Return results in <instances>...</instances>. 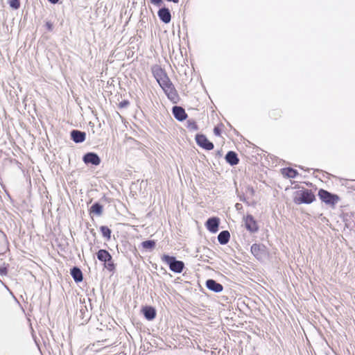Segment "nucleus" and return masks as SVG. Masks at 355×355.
<instances>
[{
	"mask_svg": "<svg viewBox=\"0 0 355 355\" xmlns=\"http://www.w3.org/2000/svg\"><path fill=\"white\" fill-rule=\"evenodd\" d=\"M71 135L72 139L76 143L83 142L85 139V133L83 132L73 130Z\"/></svg>",
	"mask_w": 355,
	"mask_h": 355,
	"instance_id": "17",
	"label": "nucleus"
},
{
	"mask_svg": "<svg viewBox=\"0 0 355 355\" xmlns=\"http://www.w3.org/2000/svg\"><path fill=\"white\" fill-rule=\"evenodd\" d=\"M9 4L14 9H18L20 7L19 0H10Z\"/></svg>",
	"mask_w": 355,
	"mask_h": 355,
	"instance_id": "26",
	"label": "nucleus"
},
{
	"mask_svg": "<svg viewBox=\"0 0 355 355\" xmlns=\"http://www.w3.org/2000/svg\"><path fill=\"white\" fill-rule=\"evenodd\" d=\"M277 115H278V116H280L279 114H278V113H277V112H273L272 113V116H271V117H272V118H273V119H277Z\"/></svg>",
	"mask_w": 355,
	"mask_h": 355,
	"instance_id": "31",
	"label": "nucleus"
},
{
	"mask_svg": "<svg viewBox=\"0 0 355 355\" xmlns=\"http://www.w3.org/2000/svg\"><path fill=\"white\" fill-rule=\"evenodd\" d=\"M141 246L144 249L152 250L155 247V241L153 240L145 241L141 243Z\"/></svg>",
	"mask_w": 355,
	"mask_h": 355,
	"instance_id": "23",
	"label": "nucleus"
},
{
	"mask_svg": "<svg viewBox=\"0 0 355 355\" xmlns=\"http://www.w3.org/2000/svg\"><path fill=\"white\" fill-rule=\"evenodd\" d=\"M196 141L197 144L201 148L211 150L214 148V144L211 142L205 135L198 134L196 136Z\"/></svg>",
	"mask_w": 355,
	"mask_h": 355,
	"instance_id": "4",
	"label": "nucleus"
},
{
	"mask_svg": "<svg viewBox=\"0 0 355 355\" xmlns=\"http://www.w3.org/2000/svg\"><path fill=\"white\" fill-rule=\"evenodd\" d=\"M101 232L103 237L106 238L107 240H110L111 238V230L107 226L100 227Z\"/></svg>",
	"mask_w": 355,
	"mask_h": 355,
	"instance_id": "22",
	"label": "nucleus"
},
{
	"mask_svg": "<svg viewBox=\"0 0 355 355\" xmlns=\"http://www.w3.org/2000/svg\"><path fill=\"white\" fill-rule=\"evenodd\" d=\"M48 1L52 3H56L58 2L59 0H48Z\"/></svg>",
	"mask_w": 355,
	"mask_h": 355,
	"instance_id": "32",
	"label": "nucleus"
},
{
	"mask_svg": "<svg viewBox=\"0 0 355 355\" xmlns=\"http://www.w3.org/2000/svg\"><path fill=\"white\" fill-rule=\"evenodd\" d=\"M71 275L76 282H80L83 279V272L80 268L74 267L71 270Z\"/></svg>",
	"mask_w": 355,
	"mask_h": 355,
	"instance_id": "19",
	"label": "nucleus"
},
{
	"mask_svg": "<svg viewBox=\"0 0 355 355\" xmlns=\"http://www.w3.org/2000/svg\"><path fill=\"white\" fill-rule=\"evenodd\" d=\"M245 228L250 232H256L259 230V226L254 218L251 214H247L243 218Z\"/></svg>",
	"mask_w": 355,
	"mask_h": 355,
	"instance_id": "5",
	"label": "nucleus"
},
{
	"mask_svg": "<svg viewBox=\"0 0 355 355\" xmlns=\"http://www.w3.org/2000/svg\"><path fill=\"white\" fill-rule=\"evenodd\" d=\"M184 264L182 261H177L175 259L171 263L170 270L174 272L180 273L182 272Z\"/></svg>",
	"mask_w": 355,
	"mask_h": 355,
	"instance_id": "16",
	"label": "nucleus"
},
{
	"mask_svg": "<svg viewBox=\"0 0 355 355\" xmlns=\"http://www.w3.org/2000/svg\"><path fill=\"white\" fill-rule=\"evenodd\" d=\"M214 132L215 135L216 136H220L221 135V129L218 126H216L214 128Z\"/></svg>",
	"mask_w": 355,
	"mask_h": 355,
	"instance_id": "27",
	"label": "nucleus"
},
{
	"mask_svg": "<svg viewBox=\"0 0 355 355\" xmlns=\"http://www.w3.org/2000/svg\"><path fill=\"white\" fill-rule=\"evenodd\" d=\"M230 239V234L227 230L222 231L218 236V242L222 245L227 244L229 242Z\"/></svg>",
	"mask_w": 355,
	"mask_h": 355,
	"instance_id": "20",
	"label": "nucleus"
},
{
	"mask_svg": "<svg viewBox=\"0 0 355 355\" xmlns=\"http://www.w3.org/2000/svg\"><path fill=\"white\" fill-rule=\"evenodd\" d=\"M163 90L164 91L165 94L170 100L174 102H175L176 100H178V94L173 83L171 85H169L168 87H166Z\"/></svg>",
	"mask_w": 355,
	"mask_h": 355,
	"instance_id": "10",
	"label": "nucleus"
},
{
	"mask_svg": "<svg viewBox=\"0 0 355 355\" xmlns=\"http://www.w3.org/2000/svg\"><path fill=\"white\" fill-rule=\"evenodd\" d=\"M173 113L175 119L179 121H183L187 116L184 110L182 107L178 106H175L173 108Z\"/></svg>",
	"mask_w": 355,
	"mask_h": 355,
	"instance_id": "13",
	"label": "nucleus"
},
{
	"mask_svg": "<svg viewBox=\"0 0 355 355\" xmlns=\"http://www.w3.org/2000/svg\"><path fill=\"white\" fill-rule=\"evenodd\" d=\"M103 213V206L99 203H94L89 209V214H95L98 216L101 215Z\"/></svg>",
	"mask_w": 355,
	"mask_h": 355,
	"instance_id": "21",
	"label": "nucleus"
},
{
	"mask_svg": "<svg viewBox=\"0 0 355 355\" xmlns=\"http://www.w3.org/2000/svg\"><path fill=\"white\" fill-rule=\"evenodd\" d=\"M104 266L109 271H113L115 269V265L112 260V257H111L110 261H107L106 262H104Z\"/></svg>",
	"mask_w": 355,
	"mask_h": 355,
	"instance_id": "25",
	"label": "nucleus"
},
{
	"mask_svg": "<svg viewBox=\"0 0 355 355\" xmlns=\"http://www.w3.org/2000/svg\"><path fill=\"white\" fill-rule=\"evenodd\" d=\"M128 103L127 101H124L123 103H121L123 105H127Z\"/></svg>",
	"mask_w": 355,
	"mask_h": 355,
	"instance_id": "33",
	"label": "nucleus"
},
{
	"mask_svg": "<svg viewBox=\"0 0 355 355\" xmlns=\"http://www.w3.org/2000/svg\"><path fill=\"white\" fill-rule=\"evenodd\" d=\"M48 31H51L53 30V24L50 21H46L45 24Z\"/></svg>",
	"mask_w": 355,
	"mask_h": 355,
	"instance_id": "29",
	"label": "nucleus"
},
{
	"mask_svg": "<svg viewBox=\"0 0 355 355\" xmlns=\"http://www.w3.org/2000/svg\"><path fill=\"white\" fill-rule=\"evenodd\" d=\"M315 200V196L311 190L304 189L296 192L294 202L296 204H310Z\"/></svg>",
	"mask_w": 355,
	"mask_h": 355,
	"instance_id": "1",
	"label": "nucleus"
},
{
	"mask_svg": "<svg viewBox=\"0 0 355 355\" xmlns=\"http://www.w3.org/2000/svg\"><path fill=\"white\" fill-rule=\"evenodd\" d=\"M219 223L220 219L218 217H212L207 220L205 226L209 232L216 233L218 230Z\"/></svg>",
	"mask_w": 355,
	"mask_h": 355,
	"instance_id": "7",
	"label": "nucleus"
},
{
	"mask_svg": "<svg viewBox=\"0 0 355 355\" xmlns=\"http://www.w3.org/2000/svg\"><path fill=\"white\" fill-rule=\"evenodd\" d=\"M96 254L98 259L103 262L110 261L112 257L111 254L106 250H99Z\"/></svg>",
	"mask_w": 355,
	"mask_h": 355,
	"instance_id": "18",
	"label": "nucleus"
},
{
	"mask_svg": "<svg viewBox=\"0 0 355 355\" xmlns=\"http://www.w3.org/2000/svg\"><path fill=\"white\" fill-rule=\"evenodd\" d=\"M155 77L162 89L172 84L169 78L160 67L157 68L156 70Z\"/></svg>",
	"mask_w": 355,
	"mask_h": 355,
	"instance_id": "3",
	"label": "nucleus"
},
{
	"mask_svg": "<svg viewBox=\"0 0 355 355\" xmlns=\"http://www.w3.org/2000/svg\"><path fill=\"white\" fill-rule=\"evenodd\" d=\"M318 196L322 202L330 205H336L339 200L337 195L332 194L323 189L319 190Z\"/></svg>",
	"mask_w": 355,
	"mask_h": 355,
	"instance_id": "2",
	"label": "nucleus"
},
{
	"mask_svg": "<svg viewBox=\"0 0 355 355\" xmlns=\"http://www.w3.org/2000/svg\"><path fill=\"white\" fill-rule=\"evenodd\" d=\"M141 312L148 320H152L156 317V310L150 306H145L141 309Z\"/></svg>",
	"mask_w": 355,
	"mask_h": 355,
	"instance_id": "9",
	"label": "nucleus"
},
{
	"mask_svg": "<svg viewBox=\"0 0 355 355\" xmlns=\"http://www.w3.org/2000/svg\"><path fill=\"white\" fill-rule=\"evenodd\" d=\"M251 252L257 259H261L266 254L265 247L263 245L254 243L251 246Z\"/></svg>",
	"mask_w": 355,
	"mask_h": 355,
	"instance_id": "8",
	"label": "nucleus"
},
{
	"mask_svg": "<svg viewBox=\"0 0 355 355\" xmlns=\"http://www.w3.org/2000/svg\"><path fill=\"white\" fill-rule=\"evenodd\" d=\"M281 173L284 178H295L299 174L297 170L291 167L282 168Z\"/></svg>",
	"mask_w": 355,
	"mask_h": 355,
	"instance_id": "14",
	"label": "nucleus"
},
{
	"mask_svg": "<svg viewBox=\"0 0 355 355\" xmlns=\"http://www.w3.org/2000/svg\"><path fill=\"white\" fill-rule=\"evenodd\" d=\"M175 258L174 257L169 256L168 254H163L161 257V260L163 263L168 264L169 266V268H171V264L173 263Z\"/></svg>",
	"mask_w": 355,
	"mask_h": 355,
	"instance_id": "24",
	"label": "nucleus"
},
{
	"mask_svg": "<svg viewBox=\"0 0 355 355\" xmlns=\"http://www.w3.org/2000/svg\"><path fill=\"white\" fill-rule=\"evenodd\" d=\"M225 159L232 166L236 165L239 162L237 154L234 151H229L225 156Z\"/></svg>",
	"mask_w": 355,
	"mask_h": 355,
	"instance_id": "15",
	"label": "nucleus"
},
{
	"mask_svg": "<svg viewBox=\"0 0 355 355\" xmlns=\"http://www.w3.org/2000/svg\"><path fill=\"white\" fill-rule=\"evenodd\" d=\"M8 272L7 268L6 266L0 267V275H6Z\"/></svg>",
	"mask_w": 355,
	"mask_h": 355,
	"instance_id": "28",
	"label": "nucleus"
},
{
	"mask_svg": "<svg viewBox=\"0 0 355 355\" xmlns=\"http://www.w3.org/2000/svg\"><path fill=\"white\" fill-rule=\"evenodd\" d=\"M207 287L214 292H220L223 289L222 284L216 282L214 279H208L206 282Z\"/></svg>",
	"mask_w": 355,
	"mask_h": 355,
	"instance_id": "12",
	"label": "nucleus"
},
{
	"mask_svg": "<svg viewBox=\"0 0 355 355\" xmlns=\"http://www.w3.org/2000/svg\"><path fill=\"white\" fill-rule=\"evenodd\" d=\"M162 2V0H150V3L155 6H160Z\"/></svg>",
	"mask_w": 355,
	"mask_h": 355,
	"instance_id": "30",
	"label": "nucleus"
},
{
	"mask_svg": "<svg viewBox=\"0 0 355 355\" xmlns=\"http://www.w3.org/2000/svg\"><path fill=\"white\" fill-rule=\"evenodd\" d=\"M158 16L159 19L164 23L168 24L171 21V15L168 8H163L159 10Z\"/></svg>",
	"mask_w": 355,
	"mask_h": 355,
	"instance_id": "11",
	"label": "nucleus"
},
{
	"mask_svg": "<svg viewBox=\"0 0 355 355\" xmlns=\"http://www.w3.org/2000/svg\"><path fill=\"white\" fill-rule=\"evenodd\" d=\"M83 162L88 164H92L95 166H98L101 163V159L96 153H86L83 157Z\"/></svg>",
	"mask_w": 355,
	"mask_h": 355,
	"instance_id": "6",
	"label": "nucleus"
}]
</instances>
